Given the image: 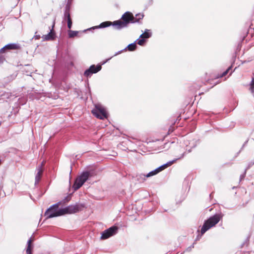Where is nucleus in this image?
<instances>
[{
    "label": "nucleus",
    "mask_w": 254,
    "mask_h": 254,
    "mask_svg": "<svg viewBox=\"0 0 254 254\" xmlns=\"http://www.w3.org/2000/svg\"><path fill=\"white\" fill-rule=\"evenodd\" d=\"M122 19L124 22H126V24L127 26L129 23H136V20H134L133 18V14L130 12H125L122 16Z\"/></svg>",
    "instance_id": "1a4fd4ad"
},
{
    "label": "nucleus",
    "mask_w": 254,
    "mask_h": 254,
    "mask_svg": "<svg viewBox=\"0 0 254 254\" xmlns=\"http://www.w3.org/2000/svg\"><path fill=\"white\" fill-rule=\"evenodd\" d=\"M136 43H135V42H134V43L129 44L125 49H124V50H125L127 49V50L129 51H133L136 49Z\"/></svg>",
    "instance_id": "6ab92c4d"
},
{
    "label": "nucleus",
    "mask_w": 254,
    "mask_h": 254,
    "mask_svg": "<svg viewBox=\"0 0 254 254\" xmlns=\"http://www.w3.org/2000/svg\"><path fill=\"white\" fill-rule=\"evenodd\" d=\"M173 143V142H171V143H169V142H167V143H165L163 146V147H161L160 148L158 149V150H159V151H161L163 149L165 148L166 147L167 148L166 149H167L168 148H169L170 147V145L171 144Z\"/></svg>",
    "instance_id": "5701e85b"
},
{
    "label": "nucleus",
    "mask_w": 254,
    "mask_h": 254,
    "mask_svg": "<svg viewBox=\"0 0 254 254\" xmlns=\"http://www.w3.org/2000/svg\"><path fill=\"white\" fill-rule=\"evenodd\" d=\"M42 164L40 166H38L37 169L36 171H37V174L35 175V185H36L38 184L40 180L41 177L42 176V173H43V169H42Z\"/></svg>",
    "instance_id": "9b49d317"
},
{
    "label": "nucleus",
    "mask_w": 254,
    "mask_h": 254,
    "mask_svg": "<svg viewBox=\"0 0 254 254\" xmlns=\"http://www.w3.org/2000/svg\"><path fill=\"white\" fill-rule=\"evenodd\" d=\"M223 215L221 213L216 214L210 217L205 220L201 229V235L204 234L211 228L215 226L222 218Z\"/></svg>",
    "instance_id": "f257e3e1"
},
{
    "label": "nucleus",
    "mask_w": 254,
    "mask_h": 254,
    "mask_svg": "<svg viewBox=\"0 0 254 254\" xmlns=\"http://www.w3.org/2000/svg\"><path fill=\"white\" fill-rule=\"evenodd\" d=\"M3 63V61L1 59H0V64H1Z\"/></svg>",
    "instance_id": "c85d7f7f"
},
{
    "label": "nucleus",
    "mask_w": 254,
    "mask_h": 254,
    "mask_svg": "<svg viewBox=\"0 0 254 254\" xmlns=\"http://www.w3.org/2000/svg\"><path fill=\"white\" fill-rule=\"evenodd\" d=\"M145 40L143 39V38H142L141 39H137V43L138 45L140 46H142L144 45Z\"/></svg>",
    "instance_id": "b1692460"
},
{
    "label": "nucleus",
    "mask_w": 254,
    "mask_h": 254,
    "mask_svg": "<svg viewBox=\"0 0 254 254\" xmlns=\"http://www.w3.org/2000/svg\"><path fill=\"white\" fill-rule=\"evenodd\" d=\"M81 207L82 205L78 204L69 205L62 209L63 215L76 213L80 210Z\"/></svg>",
    "instance_id": "423d86ee"
},
{
    "label": "nucleus",
    "mask_w": 254,
    "mask_h": 254,
    "mask_svg": "<svg viewBox=\"0 0 254 254\" xmlns=\"http://www.w3.org/2000/svg\"><path fill=\"white\" fill-rule=\"evenodd\" d=\"M184 154H183L181 155V156L179 157L178 158H177L175 160H172V161H170L169 162H167V163L158 167L156 168V170H158V172L159 173L161 171L163 170L164 169H165L167 166L172 165L173 163H174L175 162H176L178 159H181L183 158Z\"/></svg>",
    "instance_id": "f8f14e48"
},
{
    "label": "nucleus",
    "mask_w": 254,
    "mask_h": 254,
    "mask_svg": "<svg viewBox=\"0 0 254 254\" xmlns=\"http://www.w3.org/2000/svg\"><path fill=\"white\" fill-rule=\"evenodd\" d=\"M117 231L118 227L116 226H112L102 232L101 239L102 240L107 239L116 234L117 233Z\"/></svg>",
    "instance_id": "39448f33"
},
{
    "label": "nucleus",
    "mask_w": 254,
    "mask_h": 254,
    "mask_svg": "<svg viewBox=\"0 0 254 254\" xmlns=\"http://www.w3.org/2000/svg\"><path fill=\"white\" fill-rule=\"evenodd\" d=\"M32 239L30 238L27 241V247L26 248V254H32V250L33 249V245H32Z\"/></svg>",
    "instance_id": "4468645a"
},
{
    "label": "nucleus",
    "mask_w": 254,
    "mask_h": 254,
    "mask_svg": "<svg viewBox=\"0 0 254 254\" xmlns=\"http://www.w3.org/2000/svg\"><path fill=\"white\" fill-rule=\"evenodd\" d=\"M35 38L36 39H39L40 38V35H37V36H35Z\"/></svg>",
    "instance_id": "cd10ccee"
},
{
    "label": "nucleus",
    "mask_w": 254,
    "mask_h": 254,
    "mask_svg": "<svg viewBox=\"0 0 254 254\" xmlns=\"http://www.w3.org/2000/svg\"><path fill=\"white\" fill-rule=\"evenodd\" d=\"M112 24L113 26H116V28L118 29H121L127 26L126 24V22H124L123 20L115 21Z\"/></svg>",
    "instance_id": "ddd939ff"
},
{
    "label": "nucleus",
    "mask_w": 254,
    "mask_h": 254,
    "mask_svg": "<svg viewBox=\"0 0 254 254\" xmlns=\"http://www.w3.org/2000/svg\"><path fill=\"white\" fill-rule=\"evenodd\" d=\"M112 24V23L111 22L109 21H106L101 23L99 26H96L95 27H93V29L94 28H103L105 27H107Z\"/></svg>",
    "instance_id": "f3484780"
},
{
    "label": "nucleus",
    "mask_w": 254,
    "mask_h": 254,
    "mask_svg": "<svg viewBox=\"0 0 254 254\" xmlns=\"http://www.w3.org/2000/svg\"><path fill=\"white\" fill-rule=\"evenodd\" d=\"M61 215H63V210L62 209L59 208V203L51 206L45 213V216L47 219Z\"/></svg>",
    "instance_id": "f03ea898"
},
{
    "label": "nucleus",
    "mask_w": 254,
    "mask_h": 254,
    "mask_svg": "<svg viewBox=\"0 0 254 254\" xmlns=\"http://www.w3.org/2000/svg\"><path fill=\"white\" fill-rule=\"evenodd\" d=\"M78 32L77 31L69 30L68 33V35L69 38H72L77 36Z\"/></svg>",
    "instance_id": "412c9836"
},
{
    "label": "nucleus",
    "mask_w": 254,
    "mask_h": 254,
    "mask_svg": "<svg viewBox=\"0 0 254 254\" xmlns=\"http://www.w3.org/2000/svg\"><path fill=\"white\" fill-rule=\"evenodd\" d=\"M144 16V15L141 13H138L135 15V16H133V18L134 20H136V22H138L139 20L142 19Z\"/></svg>",
    "instance_id": "aec40b11"
},
{
    "label": "nucleus",
    "mask_w": 254,
    "mask_h": 254,
    "mask_svg": "<svg viewBox=\"0 0 254 254\" xmlns=\"http://www.w3.org/2000/svg\"><path fill=\"white\" fill-rule=\"evenodd\" d=\"M245 173H246V172H245V173L243 175H241L240 176V181H241L242 180H243L245 178Z\"/></svg>",
    "instance_id": "a878e982"
},
{
    "label": "nucleus",
    "mask_w": 254,
    "mask_h": 254,
    "mask_svg": "<svg viewBox=\"0 0 254 254\" xmlns=\"http://www.w3.org/2000/svg\"><path fill=\"white\" fill-rule=\"evenodd\" d=\"M123 51H119L118 52L116 53L115 55H114V56H116L117 55H118V54L121 53V52H122Z\"/></svg>",
    "instance_id": "bb28decb"
},
{
    "label": "nucleus",
    "mask_w": 254,
    "mask_h": 254,
    "mask_svg": "<svg viewBox=\"0 0 254 254\" xmlns=\"http://www.w3.org/2000/svg\"><path fill=\"white\" fill-rule=\"evenodd\" d=\"M159 172H158V170H156V169H155V170H154L152 171H150L149 173H148L146 175H141V176H143L144 178H149V177H152L153 176H154V175L157 174Z\"/></svg>",
    "instance_id": "a211bd4d"
},
{
    "label": "nucleus",
    "mask_w": 254,
    "mask_h": 254,
    "mask_svg": "<svg viewBox=\"0 0 254 254\" xmlns=\"http://www.w3.org/2000/svg\"><path fill=\"white\" fill-rule=\"evenodd\" d=\"M7 49H16V44H12L6 45L0 49V53H4V51Z\"/></svg>",
    "instance_id": "dca6fc26"
},
{
    "label": "nucleus",
    "mask_w": 254,
    "mask_h": 254,
    "mask_svg": "<svg viewBox=\"0 0 254 254\" xmlns=\"http://www.w3.org/2000/svg\"><path fill=\"white\" fill-rule=\"evenodd\" d=\"M55 26V22H53L52 29L50 30V32L42 36V38L43 41H50L53 40L56 37L55 33L53 30L54 27Z\"/></svg>",
    "instance_id": "9d476101"
},
{
    "label": "nucleus",
    "mask_w": 254,
    "mask_h": 254,
    "mask_svg": "<svg viewBox=\"0 0 254 254\" xmlns=\"http://www.w3.org/2000/svg\"><path fill=\"white\" fill-rule=\"evenodd\" d=\"M231 68V67L230 66L228 67V68L221 75H220V77H223L224 76H225V75H226L227 74V73L228 72L229 70Z\"/></svg>",
    "instance_id": "393cba45"
},
{
    "label": "nucleus",
    "mask_w": 254,
    "mask_h": 254,
    "mask_svg": "<svg viewBox=\"0 0 254 254\" xmlns=\"http://www.w3.org/2000/svg\"><path fill=\"white\" fill-rule=\"evenodd\" d=\"M69 11L70 4L68 2L65 7L63 22L66 21L67 23V27L68 28V29H70L72 26V22L71 19L70 18Z\"/></svg>",
    "instance_id": "0eeeda50"
},
{
    "label": "nucleus",
    "mask_w": 254,
    "mask_h": 254,
    "mask_svg": "<svg viewBox=\"0 0 254 254\" xmlns=\"http://www.w3.org/2000/svg\"><path fill=\"white\" fill-rule=\"evenodd\" d=\"M90 177V173L88 171L83 172L75 180L72 186L74 190L79 189Z\"/></svg>",
    "instance_id": "7ed1b4c3"
},
{
    "label": "nucleus",
    "mask_w": 254,
    "mask_h": 254,
    "mask_svg": "<svg viewBox=\"0 0 254 254\" xmlns=\"http://www.w3.org/2000/svg\"><path fill=\"white\" fill-rule=\"evenodd\" d=\"M152 35L151 32L149 29H145L144 32L142 33L139 37L140 38L147 39Z\"/></svg>",
    "instance_id": "2eb2a0df"
},
{
    "label": "nucleus",
    "mask_w": 254,
    "mask_h": 254,
    "mask_svg": "<svg viewBox=\"0 0 254 254\" xmlns=\"http://www.w3.org/2000/svg\"><path fill=\"white\" fill-rule=\"evenodd\" d=\"M250 89L251 90V93L253 94L254 96V78H253L251 82Z\"/></svg>",
    "instance_id": "4be33fe9"
},
{
    "label": "nucleus",
    "mask_w": 254,
    "mask_h": 254,
    "mask_svg": "<svg viewBox=\"0 0 254 254\" xmlns=\"http://www.w3.org/2000/svg\"><path fill=\"white\" fill-rule=\"evenodd\" d=\"M101 68L102 66L100 64H97V65H92L84 71V75L87 77H90L92 74L98 72Z\"/></svg>",
    "instance_id": "6e6552de"
},
{
    "label": "nucleus",
    "mask_w": 254,
    "mask_h": 254,
    "mask_svg": "<svg viewBox=\"0 0 254 254\" xmlns=\"http://www.w3.org/2000/svg\"><path fill=\"white\" fill-rule=\"evenodd\" d=\"M92 113L97 118L104 120L107 118L105 109L100 104L96 105L95 108L92 110Z\"/></svg>",
    "instance_id": "20e7f679"
}]
</instances>
